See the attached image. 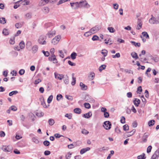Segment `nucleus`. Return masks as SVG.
<instances>
[{"instance_id": "obj_1", "label": "nucleus", "mask_w": 159, "mask_h": 159, "mask_svg": "<svg viewBox=\"0 0 159 159\" xmlns=\"http://www.w3.org/2000/svg\"><path fill=\"white\" fill-rule=\"evenodd\" d=\"M79 3L80 8L88 9L91 7V5L86 0L80 1L79 2Z\"/></svg>"}, {"instance_id": "obj_2", "label": "nucleus", "mask_w": 159, "mask_h": 159, "mask_svg": "<svg viewBox=\"0 0 159 159\" xmlns=\"http://www.w3.org/2000/svg\"><path fill=\"white\" fill-rule=\"evenodd\" d=\"M61 36L60 35H58L55 36L51 41V43L55 45L57 44L60 40Z\"/></svg>"}, {"instance_id": "obj_3", "label": "nucleus", "mask_w": 159, "mask_h": 159, "mask_svg": "<svg viewBox=\"0 0 159 159\" xmlns=\"http://www.w3.org/2000/svg\"><path fill=\"white\" fill-rule=\"evenodd\" d=\"M56 31L55 30H52L49 31L46 34V36L48 38H52L56 35Z\"/></svg>"}, {"instance_id": "obj_4", "label": "nucleus", "mask_w": 159, "mask_h": 159, "mask_svg": "<svg viewBox=\"0 0 159 159\" xmlns=\"http://www.w3.org/2000/svg\"><path fill=\"white\" fill-rule=\"evenodd\" d=\"M38 42L41 44H45L46 43V41H45V38L44 36L41 35L40 36Z\"/></svg>"}, {"instance_id": "obj_5", "label": "nucleus", "mask_w": 159, "mask_h": 159, "mask_svg": "<svg viewBox=\"0 0 159 159\" xmlns=\"http://www.w3.org/2000/svg\"><path fill=\"white\" fill-rule=\"evenodd\" d=\"M149 22L151 24H157L159 23V21H158L156 19L152 16V17L149 19Z\"/></svg>"}, {"instance_id": "obj_6", "label": "nucleus", "mask_w": 159, "mask_h": 159, "mask_svg": "<svg viewBox=\"0 0 159 159\" xmlns=\"http://www.w3.org/2000/svg\"><path fill=\"white\" fill-rule=\"evenodd\" d=\"M101 28L98 25H96L92 28L90 30L92 34H94L97 32Z\"/></svg>"}, {"instance_id": "obj_7", "label": "nucleus", "mask_w": 159, "mask_h": 159, "mask_svg": "<svg viewBox=\"0 0 159 159\" xmlns=\"http://www.w3.org/2000/svg\"><path fill=\"white\" fill-rule=\"evenodd\" d=\"M71 7L75 9L80 8L79 2H76L74 3H70Z\"/></svg>"}, {"instance_id": "obj_8", "label": "nucleus", "mask_w": 159, "mask_h": 159, "mask_svg": "<svg viewBox=\"0 0 159 159\" xmlns=\"http://www.w3.org/2000/svg\"><path fill=\"white\" fill-rule=\"evenodd\" d=\"M111 122L107 121L104 122L103 126L106 129H109L111 128Z\"/></svg>"}, {"instance_id": "obj_9", "label": "nucleus", "mask_w": 159, "mask_h": 159, "mask_svg": "<svg viewBox=\"0 0 159 159\" xmlns=\"http://www.w3.org/2000/svg\"><path fill=\"white\" fill-rule=\"evenodd\" d=\"M55 77L56 79L61 80L63 78H65V75L63 74H58L56 72L54 73Z\"/></svg>"}, {"instance_id": "obj_10", "label": "nucleus", "mask_w": 159, "mask_h": 159, "mask_svg": "<svg viewBox=\"0 0 159 159\" xmlns=\"http://www.w3.org/2000/svg\"><path fill=\"white\" fill-rule=\"evenodd\" d=\"M48 59L50 61H53L54 63H57L58 62L56 56L54 54H52L51 56L48 57Z\"/></svg>"}, {"instance_id": "obj_11", "label": "nucleus", "mask_w": 159, "mask_h": 159, "mask_svg": "<svg viewBox=\"0 0 159 159\" xmlns=\"http://www.w3.org/2000/svg\"><path fill=\"white\" fill-rule=\"evenodd\" d=\"M159 157V148L157 150L153 155L151 159H158Z\"/></svg>"}, {"instance_id": "obj_12", "label": "nucleus", "mask_w": 159, "mask_h": 159, "mask_svg": "<svg viewBox=\"0 0 159 159\" xmlns=\"http://www.w3.org/2000/svg\"><path fill=\"white\" fill-rule=\"evenodd\" d=\"M95 76V73L93 72L90 73L88 75V79L90 80L94 79Z\"/></svg>"}, {"instance_id": "obj_13", "label": "nucleus", "mask_w": 159, "mask_h": 159, "mask_svg": "<svg viewBox=\"0 0 159 159\" xmlns=\"http://www.w3.org/2000/svg\"><path fill=\"white\" fill-rule=\"evenodd\" d=\"M2 149L5 152H10L12 150V148L10 146H3Z\"/></svg>"}, {"instance_id": "obj_14", "label": "nucleus", "mask_w": 159, "mask_h": 159, "mask_svg": "<svg viewBox=\"0 0 159 159\" xmlns=\"http://www.w3.org/2000/svg\"><path fill=\"white\" fill-rule=\"evenodd\" d=\"M32 43L30 41H28L26 45V48L29 51L31 50Z\"/></svg>"}, {"instance_id": "obj_15", "label": "nucleus", "mask_w": 159, "mask_h": 159, "mask_svg": "<svg viewBox=\"0 0 159 159\" xmlns=\"http://www.w3.org/2000/svg\"><path fill=\"white\" fill-rule=\"evenodd\" d=\"M142 21L139 19H138L137 21V25L136 27V29L137 30L140 29L142 26Z\"/></svg>"}, {"instance_id": "obj_16", "label": "nucleus", "mask_w": 159, "mask_h": 159, "mask_svg": "<svg viewBox=\"0 0 159 159\" xmlns=\"http://www.w3.org/2000/svg\"><path fill=\"white\" fill-rule=\"evenodd\" d=\"M38 47L37 45H34L31 48L32 52L33 53H35L38 51Z\"/></svg>"}, {"instance_id": "obj_17", "label": "nucleus", "mask_w": 159, "mask_h": 159, "mask_svg": "<svg viewBox=\"0 0 159 159\" xmlns=\"http://www.w3.org/2000/svg\"><path fill=\"white\" fill-rule=\"evenodd\" d=\"M90 148L87 147L85 148H83L81 150L80 153L81 154H83L86 152L89 151L90 150Z\"/></svg>"}, {"instance_id": "obj_18", "label": "nucleus", "mask_w": 159, "mask_h": 159, "mask_svg": "<svg viewBox=\"0 0 159 159\" xmlns=\"http://www.w3.org/2000/svg\"><path fill=\"white\" fill-rule=\"evenodd\" d=\"M148 133H145L143 136L142 139L143 142H146L147 141V138L148 136Z\"/></svg>"}, {"instance_id": "obj_19", "label": "nucleus", "mask_w": 159, "mask_h": 159, "mask_svg": "<svg viewBox=\"0 0 159 159\" xmlns=\"http://www.w3.org/2000/svg\"><path fill=\"white\" fill-rule=\"evenodd\" d=\"M92 116V113L91 111H89L88 113L84 114L83 115V117L86 118H89Z\"/></svg>"}, {"instance_id": "obj_20", "label": "nucleus", "mask_w": 159, "mask_h": 159, "mask_svg": "<svg viewBox=\"0 0 159 159\" xmlns=\"http://www.w3.org/2000/svg\"><path fill=\"white\" fill-rule=\"evenodd\" d=\"M134 103L136 107H138L140 103V100L138 98H135L134 101Z\"/></svg>"}, {"instance_id": "obj_21", "label": "nucleus", "mask_w": 159, "mask_h": 159, "mask_svg": "<svg viewBox=\"0 0 159 159\" xmlns=\"http://www.w3.org/2000/svg\"><path fill=\"white\" fill-rule=\"evenodd\" d=\"M80 86L81 88V89L83 90H86L88 88L87 86L84 84L82 82H80Z\"/></svg>"}, {"instance_id": "obj_22", "label": "nucleus", "mask_w": 159, "mask_h": 159, "mask_svg": "<svg viewBox=\"0 0 159 159\" xmlns=\"http://www.w3.org/2000/svg\"><path fill=\"white\" fill-rule=\"evenodd\" d=\"M74 111L76 114H80L81 113V110L80 108H76L74 109Z\"/></svg>"}, {"instance_id": "obj_23", "label": "nucleus", "mask_w": 159, "mask_h": 159, "mask_svg": "<svg viewBox=\"0 0 159 159\" xmlns=\"http://www.w3.org/2000/svg\"><path fill=\"white\" fill-rule=\"evenodd\" d=\"M64 82L66 84H68L69 82V77L67 75H65V78H63Z\"/></svg>"}, {"instance_id": "obj_24", "label": "nucleus", "mask_w": 159, "mask_h": 159, "mask_svg": "<svg viewBox=\"0 0 159 159\" xmlns=\"http://www.w3.org/2000/svg\"><path fill=\"white\" fill-rule=\"evenodd\" d=\"M131 55L133 58L136 59H138L139 58L137 53L135 52H131Z\"/></svg>"}, {"instance_id": "obj_25", "label": "nucleus", "mask_w": 159, "mask_h": 159, "mask_svg": "<svg viewBox=\"0 0 159 159\" xmlns=\"http://www.w3.org/2000/svg\"><path fill=\"white\" fill-rule=\"evenodd\" d=\"M20 47L21 49H23L24 48L25 44L24 42L23 41H21L19 44Z\"/></svg>"}, {"instance_id": "obj_26", "label": "nucleus", "mask_w": 159, "mask_h": 159, "mask_svg": "<svg viewBox=\"0 0 159 159\" xmlns=\"http://www.w3.org/2000/svg\"><path fill=\"white\" fill-rule=\"evenodd\" d=\"M77 56L76 53L75 52H73L70 55L71 58L73 60H74L76 58V56Z\"/></svg>"}, {"instance_id": "obj_27", "label": "nucleus", "mask_w": 159, "mask_h": 159, "mask_svg": "<svg viewBox=\"0 0 159 159\" xmlns=\"http://www.w3.org/2000/svg\"><path fill=\"white\" fill-rule=\"evenodd\" d=\"M42 10L45 13H47L49 12V9L48 7H43Z\"/></svg>"}, {"instance_id": "obj_28", "label": "nucleus", "mask_w": 159, "mask_h": 159, "mask_svg": "<svg viewBox=\"0 0 159 159\" xmlns=\"http://www.w3.org/2000/svg\"><path fill=\"white\" fill-rule=\"evenodd\" d=\"M36 114L37 116L39 117H41L43 116L44 113L42 112L39 111L37 112Z\"/></svg>"}, {"instance_id": "obj_29", "label": "nucleus", "mask_w": 159, "mask_h": 159, "mask_svg": "<svg viewBox=\"0 0 159 159\" xmlns=\"http://www.w3.org/2000/svg\"><path fill=\"white\" fill-rule=\"evenodd\" d=\"M48 122L49 125L51 126L52 125L55 123L54 120L52 119H49Z\"/></svg>"}, {"instance_id": "obj_30", "label": "nucleus", "mask_w": 159, "mask_h": 159, "mask_svg": "<svg viewBox=\"0 0 159 159\" xmlns=\"http://www.w3.org/2000/svg\"><path fill=\"white\" fill-rule=\"evenodd\" d=\"M6 20L4 17L0 18V23L4 24L6 23Z\"/></svg>"}, {"instance_id": "obj_31", "label": "nucleus", "mask_w": 159, "mask_h": 159, "mask_svg": "<svg viewBox=\"0 0 159 159\" xmlns=\"http://www.w3.org/2000/svg\"><path fill=\"white\" fill-rule=\"evenodd\" d=\"M107 30L110 32V33H114L115 31V30L114 29V28L111 27H109L107 28Z\"/></svg>"}, {"instance_id": "obj_32", "label": "nucleus", "mask_w": 159, "mask_h": 159, "mask_svg": "<svg viewBox=\"0 0 159 159\" xmlns=\"http://www.w3.org/2000/svg\"><path fill=\"white\" fill-rule=\"evenodd\" d=\"M33 142L36 144H38L39 143V141L37 137H34L32 139Z\"/></svg>"}, {"instance_id": "obj_33", "label": "nucleus", "mask_w": 159, "mask_h": 159, "mask_svg": "<svg viewBox=\"0 0 159 159\" xmlns=\"http://www.w3.org/2000/svg\"><path fill=\"white\" fill-rule=\"evenodd\" d=\"M155 121L154 120H150L148 123V125L149 126H152L154 124Z\"/></svg>"}, {"instance_id": "obj_34", "label": "nucleus", "mask_w": 159, "mask_h": 159, "mask_svg": "<svg viewBox=\"0 0 159 159\" xmlns=\"http://www.w3.org/2000/svg\"><path fill=\"white\" fill-rule=\"evenodd\" d=\"M101 53L104 57H106L107 55V51L106 49H103Z\"/></svg>"}, {"instance_id": "obj_35", "label": "nucleus", "mask_w": 159, "mask_h": 159, "mask_svg": "<svg viewBox=\"0 0 159 159\" xmlns=\"http://www.w3.org/2000/svg\"><path fill=\"white\" fill-rule=\"evenodd\" d=\"M72 155V153L70 152H69L65 155V158L66 159H69L71 158Z\"/></svg>"}, {"instance_id": "obj_36", "label": "nucleus", "mask_w": 159, "mask_h": 159, "mask_svg": "<svg viewBox=\"0 0 159 159\" xmlns=\"http://www.w3.org/2000/svg\"><path fill=\"white\" fill-rule=\"evenodd\" d=\"M106 66L105 65H102L99 68V70L100 71H101L102 70L104 69Z\"/></svg>"}, {"instance_id": "obj_37", "label": "nucleus", "mask_w": 159, "mask_h": 159, "mask_svg": "<svg viewBox=\"0 0 159 159\" xmlns=\"http://www.w3.org/2000/svg\"><path fill=\"white\" fill-rule=\"evenodd\" d=\"M53 98V96L52 95H51L49 96L48 98V99L47 102L48 103H50L52 102V98Z\"/></svg>"}, {"instance_id": "obj_38", "label": "nucleus", "mask_w": 159, "mask_h": 159, "mask_svg": "<svg viewBox=\"0 0 159 159\" xmlns=\"http://www.w3.org/2000/svg\"><path fill=\"white\" fill-rule=\"evenodd\" d=\"M131 43L134 45L136 47H139L140 46V43H136L134 41H131L130 42Z\"/></svg>"}, {"instance_id": "obj_39", "label": "nucleus", "mask_w": 159, "mask_h": 159, "mask_svg": "<svg viewBox=\"0 0 159 159\" xmlns=\"http://www.w3.org/2000/svg\"><path fill=\"white\" fill-rule=\"evenodd\" d=\"M18 93V92L17 91H13L9 93V96H12L13 95H15L16 94Z\"/></svg>"}, {"instance_id": "obj_40", "label": "nucleus", "mask_w": 159, "mask_h": 159, "mask_svg": "<svg viewBox=\"0 0 159 159\" xmlns=\"http://www.w3.org/2000/svg\"><path fill=\"white\" fill-rule=\"evenodd\" d=\"M142 34L144 37H145L147 39H149V36L147 33L146 32H143L142 33Z\"/></svg>"}, {"instance_id": "obj_41", "label": "nucleus", "mask_w": 159, "mask_h": 159, "mask_svg": "<svg viewBox=\"0 0 159 159\" xmlns=\"http://www.w3.org/2000/svg\"><path fill=\"white\" fill-rule=\"evenodd\" d=\"M32 16L30 13H27L25 15V18L26 19H29L31 18Z\"/></svg>"}, {"instance_id": "obj_42", "label": "nucleus", "mask_w": 159, "mask_h": 159, "mask_svg": "<svg viewBox=\"0 0 159 159\" xmlns=\"http://www.w3.org/2000/svg\"><path fill=\"white\" fill-rule=\"evenodd\" d=\"M22 2V4L24 5H28L29 4L30 1L28 0H24Z\"/></svg>"}, {"instance_id": "obj_43", "label": "nucleus", "mask_w": 159, "mask_h": 159, "mask_svg": "<svg viewBox=\"0 0 159 159\" xmlns=\"http://www.w3.org/2000/svg\"><path fill=\"white\" fill-rule=\"evenodd\" d=\"M2 33L5 35H7L9 34L8 30L6 29H4L3 30Z\"/></svg>"}, {"instance_id": "obj_44", "label": "nucleus", "mask_w": 159, "mask_h": 159, "mask_svg": "<svg viewBox=\"0 0 159 159\" xmlns=\"http://www.w3.org/2000/svg\"><path fill=\"white\" fill-rule=\"evenodd\" d=\"M84 106L87 109H89L91 107L90 104L88 103H85L84 104Z\"/></svg>"}, {"instance_id": "obj_45", "label": "nucleus", "mask_w": 159, "mask_h": 159, "mask_svg": "<svg viewBox=\"0 0 159 159\" xmlns=\"http://www.w3.org/2000/svg\"><path fill=\"white\" fill-rule=\"evenodd\" d=\"M99 39V37L98 36L96 35H94L93 36L92 38V40L93 41H96L98 40Z\"/></svg>"}, {"instance_id": "obj_46", "label": "nucleus", "mask_w": 159, "mask_h": 159, "mask_svg": "<svg viewBox=\"0 0 159 159\" xmlns=\"http://www.w3.org/2000/svg\"><path fill=\"white\" fill-rule=\"evenodd\" d=\"M91 34H92V33L90 30L89 31L85 33L84 34V35L86 37H88L91 35Z\"/></svg>"}, {"instance_id": "obj_47", "label": "nucleus", "mask_w": 159, "mask_h": 159, "mask_svg": "<svg viewBox=\"0 0 159 159\" xmlns=\"http://www.w3.org/2000/svg\"><path fill=\"white\" fill-rule=\"evenodd\" d=\"M42 52L43 53L44 55L46 57H48L49 55V53L48 51L46 52L44 50H42Z\"/></svg>"}, {"instance_id": "obj_48", "label": "nucleus", "mask_w": 159, "mask_h": 159, "mask_svg": "<svg viewBox=\"0 0 159 159\" xmlns=\"http://www.w3.org/2000/svg\"><path fill=\"white\" fill-rule=\"evenodd\" d=\"M62 98V96L61 94H58L57 96V100L59 101Z\"/></svg>"}, {"instance_id": "obj_49", "label": "nucleus", "mask_w": 159, "mask_h": 159, "mask_svg": "<svg viewBox=\"0 0 159 159\" xmlns=\"http://www.w3.org/2000/svg\"><path fill=\"white\" fill-rule=\"evenodd\" d=\"M105 43L106 44L109 43L110 45H111L112 43L111 40L110 39H109L108 40H107V39H105Z\"/></svg>"}, {"instance_id": "obj_50", "label": "nucleus", "mask_w": 159, "mask_h": 159, "mask_svg": "<svg viewBox=\"0 0 159 159\" xmlns=\"http://www.w3.org/2000/svg\"><path fill=\"white\" fill-rule=\"evenodd\" d=\"M120 57V55L119 53H116L115 55H112V57L113 58H115L116 57L119 58Z\"/></svg>"}, {"instance_id": "obj_51", "label": "nucleus", "mask_w": 159, "mask_h": 159, "mask_svg": "<svg viewBox=\"0 0 159 159\" xmlns=\"http://www.w3.org/2000/svg\"><path fill=\"white\" fill-rule=\"evenodd\" d=\"M144 154H143L142 155L138 156L137 157L138 159H145V158L144 157Z\"/></svg>"}, {"instance_id": "obj_52", "label": "nucleus", "mask_w": 159, "mask_h": 159, "mask_svg": "<svg viewBox=\"0 0 159 159\" xmlns=\"http://www.w3.org/2000/svg\"><path fill=\"white\" fill-rule=\"evenodd\" d=\"M123 127L124 130L126 131L129 130V126L127 125H125L123 126Z\"/></svg>"}, {"instance_id": "obj_53", "label": "nucleus", "mask_w": 159, "mask_h": 159, "mask_svg": "<svg viewBox=\"0 0 159 159\" xmlns=\"http://www.w3.org/2000/svg\"><path fill=\"white\" fill-rule=\"evenodd\" d=\"M59 56L61 58H63L64 57V54L63 53V52L62 51L59 50Z\"/></svg>"}, {"instance_id": "obj_54", "label": "nucleus", "mask_w": 159, "mask_h": 159, "mask_svg": "<svg viewBox=\"0 0 159 159\" xmlns=\"http://www.w3.org/2000/svg\"><path fill=\"white\" fill-rule=\"evenodd\" d=\"M21 26H22L21 24L20 23H16L15 24V27L17 28H20L21 27Z\"/></svg>"}, {"instance_id": "obj_55", "label": "nucleus", "mask_w": 159, "mask_h": 159, "mask_svg": "<svg viewBox=\"0 0 159 159\" xmlns=\"http://www.w3.org/2000/svg\"><path fill=\"white\" fill-rule=\"evenodd\" d=\"M142 91V89L141 86H139L138 88L137 93H140V92Z\"/></svg>"}, {"instance_id": "obj_56", "label": "nucleus", "mask_w": 159, "mask_h": 159, "mask_svg": "<svg viewBox=\"0 0 159 159\" xmlns=\"http://www.w3.org/2000/svg\"><path fill=\"white\" fill-rule=\"evenodd\" d=\"M124 71L126 73H128L129 74L131 73L133 74V72L131 70H129L128 69H125L124 70Z\"/></svg>"}, {"instance_id": "obj_57", "label": "nucleus", "mask_w": 159, "mask_h": 159, "mask_svg": "<svg viewBox=\"0 0 159 159\" xmlns=\"http://www.w3.org/2000/svg\"><path fill=\"white\" fill-rule=\"evenodd\" d=\"M65 117L68 118L69 119H71L72 117L71 114H66L65 116Z\"/></svg>"}, {"instance_id": "obj_58", "label": "nucleus", "mask_w": 159, "mask_h": 159, "mask_svg": "<svg viewBox=\"0 0 159 159\" xmlns=\"http://www.w3.org/2000/svg\"><path fill=\"white\" fill-rule=\"evenodd\" d=\"M25 72V70H24L22 69L20 70L19 72V73L21 75H23Z\"/></svg>"}, {"instance_id": "obj_59", "label": "nucleus", "mask_w": 159, "mask_h": 159, "mask_svg": "<svg viewBox=\"0 0 159 159\" xmlns=\"http://www.w3.org/2000/svg\"><path fill=\"white\" fill-rule=\"evenodd\" d=\"M43 143L45 146H48L49 145L50 143L48 141L45 140L43 142Z\"/></svg>"}, {"instance_id": "obj_60", "label": "nucleus", "mask_w": 159, "mask_h": 159, "mask_svg": "<svg viewBox=\"0 0 159 159\" xmlns=\"http://www.w3.org/2000/svg\"><path fill=\"white\" fill-rule=\"evenodd\" d=\"M68 64L71 66H75L76 64L75 63L72 62L70 61L69 60L68 61Z\"/></svg>"}, {"instance_id": "obj_61", "label": "nucleus", "mask_w": 159, "mask_h": 159, "mask_svg": "<svg viewBox=\"0 0 159 159\" xmlns=\"http://www.w3.org/2000/svg\"><path fill=\"white\" fill-rule=\"evenodd\" d=\"M10 108L11 110L13 111H16L17 110L16 107L14 106H11L10 107Z\"/></svg>"}, {"instance_id": "obj_62", "label": "nucleus", "mask_w": 159, "mask_h": 159, "mask_svg": "<svg viewBox=\"0 0 159 159\" xmlns=\"http://www.w3.org/2000/svg\"><path fill=\"white\" fill-rule=\"evenodd\" d=\"M66 98L68 99V100H72L73 99V98L72 96L68 95H66L65 96Z\"/></svg>"}, {"instance_id": "obj_63", "label": "nucleus", "mask_w": 159, "mask_h": 159, "mask_svg": "<svg viewBox=\"0 0 159 159\" xmlns=\"http://www.w3.org/2000/svg\"><path fill=\"white\" fill-rule=\"evenodd\" d=\"M120 122L122 124H124L125 123V118L123 116L121 117Z\"/></svg>"}, {"instance_id": "obj_64", "label": "nucleus", "mask_w": 159, "mask_h": 159, "mask_svg": "<svg viewBox=\"0 0 159 159\" xmlns=\"http://www.w3.org/2000/svg\"><path fill=\"white\" fill-rule=\"evenodd\" d=\"M114 8L116 10H117L119 7V5L117 3H114L113 5Z\"/></svg>"}]
</instances>
